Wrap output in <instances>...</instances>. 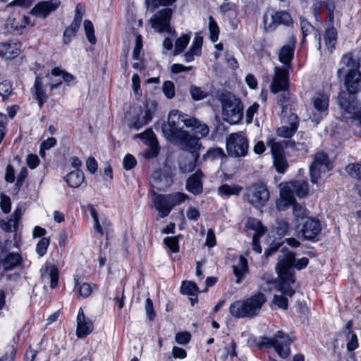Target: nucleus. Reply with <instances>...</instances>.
I'll return each instance as SVG.
<instances>
[{"instance_id":"obj_10","label":"nucleus","mask_w":361,"mask_h":361,"mask_svg":"<svg viewBox=\"0 0 361 361\" xmlns=\"http://www.w3.org/2000/svg\"><path fill=\"white\" fill-rule=\"evenodd\" d=\"M332 169V163L328 155L324 152L315 154L313 162L310 166L311 181L316 183L322 175Z\"/></svg>"},{"instance_id":"obj_38","label":"nucleus","mask_w":361,"mask_h":361,"mask_svg":"<svg viewBox=\"0 0 361 361\" xmlns=\"http://www.w3.org/2000/svg\"><path fill=\"white\" fill-rule=\"evenodd\" d=\"M295 42V41L294 40L291 45L288 44L282 47L279 51V61L285 65L288 64L293 56Z\"/></svg>"},{"instance_id":"obj_63","label":"nucleus","mask_w":361,"mask_h":361,"mask_svg":"<svg viewBox=\"0 0 361 361\" xmlns=\"http://www.w3.org/2000/svg\"><path fill=\"white\" fill-rule=\"evenodd\" d=\"M351 125L354 132L361 135V112L359 111L357 118L351 121Z\"/></svg>"},{"instance_id":"obj_45","label":"nucleus","mask_w":361,"mask_h":361,"mask_svg":"<svg viewBox=\"0 0 361 361\" xmlns=\"http://www.w3.org/2000/svg\"><path fill=\"white\" fill-rule=\"evenodd\" d=\"M167 196L169 200L170 206L172 207V209L175 206L183 202L188 197L187 195L182 192H175L167 195Z\"/></svg>"},{"instance_id":"obj_60","label":"nucleus","mask_w":361,"mask_h":361,"mask_svg":"<svg viewBox=\"0 0 361 361\" xmlns=\"http://www.w3.org/2000/svg\"><path fill=\"white\" fill-rule=\"evenodd\" d=\"M142 47V37L140 35L136 36L135 47L133 49V57L134 59L137 60L140 58V49Z\"/></svg>"},{"instance_id":"obj_20","label":"nucleus","mask_w":361,"mask_h":361,"mask_svg":"<svg viewBox=\"0 0 361 361\" xmlns=\"http://www.w3.org/2000/svg\"><path fill=\"white\" fill-rule=\"evenodd\" d=\"M288 73L284 69L275 67L274 75L270 85L271 91L274 93L288 90Z\"/></svg>"},{"instance_id":"obj_18","label":"nucleus","mask_w":361,"mask_h":361,"mask_svg":"<svg viewBox=\"0 0 361 361\" xmlns=\"http://www.w3.org/2000/svg\"><path fill=\"white\" fill-rule=\"evenodd\" d=\"M30 23V18L25 15L18 13H12L5 23V28L8 32L19 31Z\"/></svg>"},{"instance_id":"obj_59","label":"nucleus","mask_w":361,"mask_h":361,"mask_svg":"<svg viewBox=\"0 0 361 361\" xmlns=\"http://www.w3.org/2000/svg\"><path fill=\"white\" fill-rule=\"evenodd\" d=\"M136 163L137 161L135 157L130 154H128L125 156L123 161V167L126 170H130L133 169L136 165Z\"/></svg>"},{"instance_id":"obj_46","label":"nucleus","mask_w":361,"mask_h":361,"mask_svg":"<svg viewBox=\"0 0 361 361\" xmlns=\"http://www.w3.org/2000/svg\"><path fill=\"white\" fill-rule=\"evenodd\" d=\"M189 92L191 97L196 101L203 99L208 95L206 91L195 85H191L189 88Z\"/></svg>"},{"instance_id":"obj_27","label":"nucleus","mask_w":361,"mask_h":361,"mask_svg":"<svg viewBox=\"0 0 361 361\" xmlns=\"http://www.w3.org/2000/svg\"><path fill=\"white\" fill-rule=\"evenodd\" d=\"M41 276L44 279H50V287L54 288L57 286L59 273V269L54 264L47 263L41 270Z\"/></svg>"},{"instance_id":"obj_39","label":"nucleus","mask_w":361,"mask_h":361,"mask_svg":"<svg viewBox=\"0 0 361 361\" xmlns=\"http://www.w3.org/2000/svg\"><path fill=\"white\" fill-rule=\"evenodd\" d=\"M243 188L238 185H228L224 184L219 187L218 192L221 195H225L226 197H229L231 195H239L240 192L242 191Z\"/></svg>"},{"instance_id":"obj_37","label":"nucleus","mask_w":361,"mask_h":361,"mask_svg":"<svg viewBox=\"0 0 361 361\" xmlns=\"http://www.w3.org/2000/svg\"><path fill=\"white\" fill-rule=\"evenodd\" d=\"M22 258L20 255L10 253L1 261V264L4 267V270L7 271L20 264Z\"/></svg>"},{"instance_id":"obj_26","label":"nucleus","mask_w":361,"mask_h":361,"mask_svg":"<svg viewBox=\"0 0 361 361\" xmlns=\"http://www.w3.org/2000/svg\"><path fill=\"white\" fill-rule=\"evenodd\" d=\"M153 203L161 218L167 216L172 209L167 195H155Z\"/></svg>"},{"instance_id":"obj_11","label":"nucleus","mask_w":361,"mask_h":361,"mask_svg":"<svg viewBox=\"0 0 361 361\" xmlns=\"http://www.w3.org/2000/svg\"><path fill=\"white\" fill-rule=\"evenodd\" d=\"M341 116L345 119L357 118L359 113V104L354 97L345 92H341L338 97Z\"/></svg>"},{"instance_id":"obj_61","label":"nucleus","mask_w":361,"mask_h":361,"mask_svg":"<svg viewBox=\"0 0 361 361\" xmlns=\"http://www.w3.org/2000/svg\"><path fill=\"white\" fill-rule=\"evenodd\" d=\"M145 310L147 317L149 320L154 319L155 317V312L153 307V303L151 299L147 298L145 300Z\"/></svg>"},{"instance_id":"obj_51","label":"nucleus","mask_w":361,"mask_h":361,"mask_svg":"<svg viewBox=\"0 0 361 361\" xmlns=\"http://www.w3.org/2000/svg\"><path fill=\"white\" fill-rule=\"evenodd\" d=\"M164 243L169 249L173 252H177L179 250L178 239L177 236L167 237L164 238Z\"/></svg>"},{"instance_id":"obj_31","label":"nucleus","mask_w":361,"mask_h":361,"mask_svg":"<svg viewBox=\"0 0 361 361\" xmlns=\"http://www.w3.org/2000/svg\"><path fill=\"white\" fill-rule=\"evenodd\" d=\"M233 274L236 277V283H240L244 279L245 276L248 273V265L247 259L240 256L238 262L233 266Z\"/></svg>"},{"instance_id":"obj_62","label":"nucleus","mask_w":361,"mask_h":361,"mask_svg":"<svg viewBox=\"0 0 361 361\" xmlns=\"http://www.w3.org/2000/svg\"><path fill=\"white\" fill-rule=\"evenodd\" d=\"M190 339V334L187 331L178 333L175 336L176 341L179 344H186Z\"/></svg>"},{"instance_id":"obj_12","label":"nucleus","mask_w":361,"mask_h":361,"mask_svg":"<svg viewBox=\"0 0 361 361\" xmlns=\"http://www.w3.org/2000/svg\"><path fill=\"white\" fill-rule=\"evenodd\" d=\"M171 13L168 8L158 11L149 20L151 26L159 32H166L173 35L175 30L170 27Z\"/></svg>"},{"instance_id":"obj_53","label":"nucleus","mask_w":361,"mask_h":361,"mask_svg":"<svg viewBox=\"0 0 361 361\" xmlns=\"http://www.w3.org/2000/svg\"><path fill=\"white\" fill-rule=\"evenodd\" d=\"M49 245V239L47 238H42L39 240L36 247V252L40 257H42L46 253Z\"/></svg>"},{"instance_id":"obj_36","label":"nucleus","mask_w":361,"mask_h":361,"mask_svg":"<svg viewBox=\"0 0 361 361\" xmlns=\"http://www.w3.org/2000/svg\"><path fill=\"white\" fill-rule=\"evenodd\" d=\"M84 180V174L80 170L71 171L66 176V182L72 188L79 187Z\"/></svg>"},{"instance_id":"obj_44","label":"nucleus","mask_w":361,"mask_h":361,"mask_svg":"<svg viewBox=\"0 0 361 361\" xmlns=\"http://www.w3.org/2000/svg\"><path fill=\"white\" fill-rule=\"evenodd\" d=\"M85 32L88 41L92 44H94L97 42L94 36V30L93 24L89 20H85L83 23Z\"/></svg>"},{"instance_id":"obj_23","label":"nucleus","mask_w":361,"mask_h":361,"mask_svg":"<svg viewBox=\"0 0 361 361\" xmlns=\"http://www.w3.org/2000/svg\"><path fill=\"white\" fill-rule=\"evenodd\" d=\"M136 136L145 140L149 145V149L145 152L147 158L155 157L159 152L158 142L155 138L154 134L152 130H147L142 134Z\"/></svg>"},{"instance_id":"obj_5","label":"nucleus","mask_w":361,"mask_h":361,"mask_svg":"<svg viewBox=\"0 0 361 361\" xmlns=\"http://www.w3.org/2000/svg\"><path fill=\"white\" fill-rule=\"evenodd\" d=\"M222 107V118L230 124L238 123L243 115V106L240 99L233 94L225 92L219 96Z\"/></svg>"},{"instance_id":"obj_35","label":"nucleus","mask_w":361,"mask_h":361,"mask_svg":"<svg viewBox=\"0 0 361 361\" xmlns=\"http://www.w3.org/2000/svg\"><path fill=\"white\" fill-rule=\"evenodd\" d=\"M236 343L232 341L229 347H224L219 350V361H231L234 357L237 355Z\"/></svg>"},{"instance_id":"obj_2","label":"nucleus","mask_w":361,"mask_h":361,"mask_svg":"<svg viewBox=\"0 0 361 361\" xmlns=\"http://www.w3.org/2000/svg\"><path fill=\"white\" fill-rule=\"evenodd\" d=\"M280 198L276 201V207L279 211L285 210L288 206L292 205L294 212H302V207L297 204L294 195L303 197L308 194V184L305 180H298L289 181L279 185ZM302 212L296 215L299 216Z\"/></svg>"},{"instance_id":"obj_6","label":"nucleus","mask_w":361,"mask_h":361,"mask_svg":"<svg viewBox=\"0 0 361 361\" xmlns=\"http://www.w3.org/2000/svg\"><path fill=\"white\" fill-rule=\"evenodd\" d=\"M185 153L180 157L179 168L183 173L193 171L200 157V150L202 148L201 143L197 139H192L187 143L178 146Z\"/></svg>"},{"instance_id":"obj_8","label":"nucleus","mask_w":361,"mask_h":361,"mask_svg":"<svg viewBox=\"0 0 361 361\" xmlns=\"http://www.w3.org/2000/svg\"><path fill=\"white\" fill-rule=\"evenodd\" d=\"M269 191L262 182H257L245 189V200L255 208L265 206L269 199Z\"/></svg>"},{"instance_id":"obj_56","label":"nucleus","mask_w":361,"mask_h":361,"mask_svg":"<svg viewBox=\"0 0 361 361\" xmlns=\"http://www.w3.org/2000/svg\"><path fill=\"white\" fill-rule=\"evenodd\" d=\"M272 303L279 308L286 310L288 307V300L283 295H274Z\"/></svg>"},{"instance_id":"obj_24","label":"nucleus","mask_w":361,"mask_h":361,"mask_svg":"<svg viewBox=\"0 0 361 361\" xmlns=\"http://www.w3.org/2000/svg\"><path fill=\"white\" fill-rule=\"evenodd\" d=\"M59 4V0L41 2L32 9L31 13L38 17L45 18L50 12L56 10Z\"/></svg>"},{"instance_id":"obj_19","label":"nucleus","mask_w":361,"mask_h":361,"mask_svg":"<svg viewBox=\"0 0 361 361\" xmlns=\"http://www.w3.org/2000/svg\"><path fill=\"white\" fill-rule=\"evenodd\" d=\"M360 68V60L355 57L352 53L344 54L340 62V68L337 71L338 77L344 73L351 71H358Z\"/></svg>"},{"instance_id":"obj_3","label":"nucleus","mask_w":361,"mask_h":361,"mask_svg":"<svg viewBox=\"0 0 361 361\" xmlns=\"http://www.w3.org/2000/svg\"><path fill=\"white\" fill-rule=\"evenodd\" d=\"M185 118H188L187 114L176 109L172 110L169 114L167 122L162 126V132L166 139L178 146L192 139H197L183 129V125L185 126V120H187Z\"/></svg>"},{"instance_id":"obj_40","label":"nucleus","mask_w":361,"mask_h":361,"mask_svg":"<svg viewBox=\"0 0 361 361\" xmlns=\"http://www.w3.org/2000/svg\"><path fill=\"white\" fill-rule=\"evenodd\" d=\"M246 227L255 231L253 235L261 236L266 231L265 228L257 219H249L246 223Z\"/></svg>"},{"instance_id":"obj_34","label":"nucleus","mask_w":361,"mask_h":361,"mask_svg":"<svg viewBox=\"0 0 361 361\" xmlns=\"http://www.w3.org/2000/svg\"><path fill=\"white\" fill-rule=\"evenodd\" d=\"M42 80L41 76H37L34 85L35 97L39 107L42 106L43 103L45 102L48 98L47 95L45 94Z\"/></svg>"},{"instance_id":"obj_25","label":"nucleus","mask_w":361,"mask_h":361,"mask_svg":"<svg viewBox=\"0 0 361 361\" xmlns=\"http://www.w3.org/2000/svg\"><path fill=\"white\" fill-rule=\"evenodd\" d=\"M20 52V44L18 42H7L0 44V56L6 59L17 57Z\"/></svg>"},{"instance_id":"obj_58","label":"nucleus","mask_w":361,"mask_h":361,"mask_svg":"<svg viewBox=\"0 0 361 361\" xmlns=\"http://www.w3.org/2000/svg\"><path fill=\"white\" fill-rule=\"evenodd\" d=\"M0 206H1L2 211L4 213H6V214L9 213L11 211V207L10 197L5 195H1Z\"/></svg>"},{"instance_id":"obj_28","label":"nucleus","mask_w":361,"mask_h":361,"mask_svg":"<svg viewBox=\"0 0 361 361\" xmlns=\"http://www.w3.org/2000/svg\"><path fill=\"white\" fill-rule=\"evenodd\" d=\"M289 126H283L279 128L276 130L277 135L282 137H290L295 133L298 128V118L294 114L289 116Z\"/></svg>"},{"instance_id":"obj_4","label":"nucleus","mask_w":361,"mask_h":361,"mask_svg":"<svg viewBox=\"0 0 361 361\" xmlns=\"http://www.w3.org/2000/svg\"><path fill=\"white\" fill-rule=\"evenodd\" d=\"M267 298L262 293L254 294L245 300H238L230 306V312L235 317H252L259 314Z\"/></svg>"},{"instance_id":"obj_50","label":"nucleus","mask_w":361,"mask_h":361,"mask_svg":"<svg viewBox=\"0 0 361 361\" xmlns=\"http://www.w3.org/2000/svg\"><path fill=\"white\" fill-rule=\"evenodd\" d=\"M274 164L279 173H283L288 167V163L283 154L274 157Z\"/></svg>"},{"instance_id":"obj_17","label":"nucleus","mask_w":361,"mask_h":361,"mask_svg":"<svg viewBox=\"0 0 361 361\" xmlns=\"http://www.w3.org/2000/svg\"><path fill=\"white\" fill-rule=\"evenodd\" d=\"M76 336L79 338H85L90 334L94 329L92 321L85 317L84 312L80 307L77 315Z\"/></svg>"},{"instance_id":"obj_16","label":"nucleus","mask_w":361,"mask_h":361,"mask_svg":"<svg viewBox=\"0 0 361 361\" xmlns=\"http://www.w3.org/2000/svg\"><path fill=\"white\" fill-rule=\"evenodd\" d=\"M274 348L282 358H286L290 355V345L292 342L290 336L279 331L274 335Z\"/></svg>"},{"instance_id":"obj_41","label":"nucleus","mask_w":361,"mask_h":361,"mask_svg":"<svg viewBox=\"0 0 361 361\" xmlns=\"http://www.w3.org/2000/svg\"><path fill=\"white\" fill-rule=\"evenodd\" d=\"M190 37L184 34L181 35L175 42L174 55H178L182 52L188 44Z\"/></svg>"},{"instance_id":"obj_7","label":"nucleus","mask_w":361,"mask_h":361,"mask_svg":"<svg viewBox=\"0 0 361 361\" xmlns=\"http://www.w3.org/2000/svg\"><path fill=\"white\" fill-rule=\"evenodd\" d=\"M157 102L154 99H147L142 105L135 107L133 110V118L130 128L137 130L147 125L152 118V115L157 110Z\"/></svg>"},{"instance_id":"obj_9","label":"nucleus","mask_w":361,"mask_h":361,"mask_svg":"<svg viewBox=\"0 0 361 361\" xmlns=\"http://www.w3.org/2000/svg\"><path fill=\"white\" fill-rule=\"evenodd\" d=\"M248 149V141L243 133H233L226 139V151L233 157H244Z\"/></svg>"},{"instance_id":"obj_42","label":"nucleus","mask_w":361,"mask_h":361,"mask_svg":"<svg viewBox=\"0 0 361 361\" xmlns=\"http://www.w3.org/2000/svg\"><path fill=\"white\" fill-rule=\"evenodd\" d=\"M75 286H78V293L82 298H87L89 297L92 293L93 287L92 285L87 283H82L79 285L78 280L76 277H74Z\"/></svg>"},{"instance_id":"obj_15","label":"nucleus","mask_w":361,"mask_h":361,"mask_svg":"<svg viewBox=\"0 0 361 361\" xmlns=\"http://www.w3.org/2000/svg\"><path fill=\"white\" fill-rule=\"evenodd\" d=\"M312 102L317 113H314L312 117V121L318 123L323 116L326 115L329 106V97L325 94L318 93L315 94Z\"/></svg>"},{"instance_id":"obj_64","label":"nucleus","mask_w":361,"mask_h":361,"mask_svg":"<svg viewBox=\"0 0 361 361\" xmlns=\"http://www.w3.org/2000/svg\"><path fill=\"white\" fill-rule=\"evenodd\" d=\"M348 340L349 341L347 343V349L349 351H353L357 348V340L356 335L350 331Z\"/></svg>"},{"instance_id":"obj_29","label":"nucleus","mask_w":361,"mask_h":361,"mask_svg":"<svg viewBox=\"0 0 361 361\" xmlns=\"http://www.w3.org/2000/svg\"><path fill=\"white\" fill-rule=\"evenodd\" d=\"M22 216V210L18 208L7 221L1 220L0 227L5 232H12L16 230L18 221Z\"/></svg>"},{"instance_id":"obj_33","label":"nucleus","mask_w":361,"mask_h":361,"mask_svg":"<svg viewBox=\"0 0 361 361\" xmlns=\"http://www.w3.org/2000/svg\"><path fill=\"white\" fill-rule=\"evenodd\" d=\"M325 44L329 53H332L335 49L337 41V30L334 26L330 25L324 33Z\"/></svg>"},{"instance_id":"obj_52","label":"nucleus","mask_w":361,"mask_h":361,"mask_svg":"<svg viewBox=\"0 0 361 361\" xmlns=\"http://www.w3.org/2000/svg\"><path fill=\"white\" fill-rule=\"evenodd\" d=\"M162 90L169 99H172L175 96L174 85L171 81H166L162 85Z\"/></svg>"},{"instance_id":"obj_57","label":"nucleus","mask_w":361,"mask_h":361,"mask_svg":"<svg viewBox=\"0 0 361 361\" xmlns=\"http://www.w3.org/2000/svg\"><path fill=\"white\" fill-rule=\"evenodd\" d=\"M12 92L11 85L9 82L4 81L0 83V95L3 98L8 97Z\"/></svg>"},{"instance_id":"obj_43","label":"nucleus","mask_w":361,"mask_h":361,"mask_svg":"<svg viewBox=\"0 0 361 361\" xmlns=\"http://www.w3.org/2000/svg\"><path fill=\"white\" fill-rule=\"evenodd\" d=\"M80 25L72 22L71 24L66 27L63 32V42L65 44H68L71 42L72 37L75 35Z\"/></svg>"},{"instance_id":"obj_47","label":"nucleus","mask_w":361,"mask_h":361,"mask_svg":"<svg viewBox=\"0 0 361 361\" xmlns=\"http://www.w3.org/2000/svg\"><path fill=\"white\" fill-rule=\"evenodd\" d=\"M180 291L183 294L194 295L198 292V288L194 282L183 281L180 287Z\"/></svg>"},{"instance_id":"obj_30","label":"nucleus","mask_w":361,"mask_h":361,"mask_svg":"<svg viewBox=\"0 0 361 361\" xmlns=\"http://www.w3.org/2000/svg\"><path fill=\"white\" fill-rule=\"evenodd\" d=\"M203 174L200 171H197L186 183V188L188 191L193 194H199L202 191V178Z\"/></svg>"},{"instance_id":"obj_32","label":"nucleus","mask_w":361,"mask_h":361,"mask_svg":"<svg viewBox=\"0 0 361 361\" xmlns=\"http://www.w3.org/2000/svg\"><path fill=\"white\" fill-rule=\"evenodd\" d=\"M300 27L302 33L303 39L308 35L314 37L318 42L319 49L321 47V36L319 31L310 25L306 20H300Z\"/></svg>"},{"instance_id":"obj_48","label":"nucleus","mask_w":361,"mask_h":361,"mask_svg":"<svg viewBox=\"0 0 361 361\" xmlns=\"http://www.w3.org/2000/svg\"><path fill=\"white\" fill-rule=\"evenodd\" d=\"M345 171L349 176L358 180L361 178V164H349L345 167Z\"/></svg>"},{"instance_id":"obj_22","label":"nucleus","mask_w":361,"mask_h":361,"mask_svg":"<svg viewBox=\"0 0 361 361\" xmlns=\"http://www.w3.org/2000/svg\"><path fill=\"white\" fill-rule=\"evenodd\" d=\"M344 85L349 94L360 92L361 73L359 71L347 73L344 78Z\"/></svg>"},{"instance_id":"obj_54","label":"nucleus","mask_w":361,"mask_h":361,"mask_svg":"<svg viewBox=\"0 0 361 361\" xmlns=\"http://www.w3.org/2000/svg\"><path fill=\"white\" fill-rule=\"evenodd\" d=\"M85 11V7L82 4H78L75 8V14L73 22L80 25L82 16Z\"/></svg>"},{"instance_id":"obj_13","label":"nucleus","mask_w":361,"mask_h":361,"mask_svg":"<svg viewBox=\"0 0 361 361\" xmlns=\"http://www.w3.org/2000/svg\"><path fill=\"white\" fill-rule=\"evenodd\" d=\"M293 23V18L289 13L286 11H276L272 13L270 18H269L267 15L264 16V28L267 30H271L279 24L290 25Z\"/></svg>"},{"instance_id":"obj_14","label":"nucleus","mask_w":361,"mask_h":361,"mask_svg":"<svg viewBox=\"0 0 361 361\" xmlns=\"http://www.w3.org/2000/svg\"><path fill=\"white\" fill-rule=\"evenodd\" d=\"M322 230L320 222L314 219L308 218L305 220L301 226H298V233L306 240H312Z\"/></svg>"},{"instance_id":"obj_1","label":"nucleus","mask_w":361,"mask_h":361,"mask_svg":"<svg viewBox=\"0 0 361 361\" xmlns=\"http://www.w3.org/2000/svg\"><path fill=\"white\" fill-rule=\"evenodd\" d=\"M308 262L309 259L307 257L295 260L293 252L283 248L280 251L278 262L276 266L279 281L272 283L274 288L290 297L293 295L295 291L290 286L295 283V273L292 268L294 267L296 269L300 270L305 268Z\"/></svg>"},{"instance_id":"obj_49","label":"nucleus","mask_w":361,"mask_h":361,"mask_svg":"<svg viewBox=\"0 0 361 361\" xmlns=\"http://www.w3.org/2000/svg\"><path fill=\"white\" fill-rule=\"evenodd\" d=\"M209 32H210V39L213 42H215L218 40L219 29V27H218L216 23L215 22V20H214V18L212 16H209Z\"/></svg>"},{"instance_id":"obj_55","label":"nucleus","mask_w":361,"mask_h":361,"mask_svg":"<svg viewBox=\"0 0 361 361\" xmlns=\"http://www.w3.org/2000/svg\"><path fill=\"white\" fill-rule=\"evenodd\" d=\"M269 145L270 146L273 157L283 154V147L279 142H277L272 140L269 141Z\"/></svg>"},{"instance_id":"obj_21","label":"nucleus","mask_w":361,"mask_h":361,"mask_svg":"<svg viewBox=\"0 0 361 361\" xmlns=\"http://www.w3.org/2000/svg\"><path fill=\"white\" fill-rule=\"evenodd\" d=\"M187 120H185V126L187 128H190L194 132L195 135H192L198 138V141L200 142V139L202 137H206L209 132V129L208 126L199 121L195 117H192L188 115Z\"/></svg>"}]
</instances>
